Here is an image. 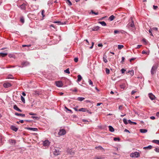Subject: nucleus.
Listing matches in <instances>:
<instances>
[{"mask_svg": "<svg viewBox=\"0 0 159 159\" xmlns=\"http://www.w3.org/2000/svg\"><path fill=\"white\" fill-rule=\"evenodd\" d=\"M152 30H149V33L150 34V35L153 36V34L152 32Z\"/></svg>", "mask_w": 159, "mask_h": 159, "instance_id": "obj_48", "label": "nucleus"}, {"mask_svg": "<svg viewBox=\"0 0 159 159\" xmlns=\"http://www.w3.org/2000/svg\"><path fill=\"white\" fill-rule=\"evenodd\" d=\"M128 26H130L132 27H134V21L133 20H132V21L130 22V23H129L128 24Z\"/></svg>", "mask_w": 159, "mask_h": 159, "instance_id": "obj_16", "label": "nucleus"}, {"mask_svg": "<svg viewBox=\"0 0 159 159\" xmlns=\"http://www.w3.org/2000/svg\"><path fill=\"white\" fill-rule=\"evenodd\" d=\"M152 30H155V31H157V30H158V29L157 28H153L152 29Z\"/></svg>", "mask_w": 159, "mask_h": 159, "instance_id": "obj_52", "label": "nucleus"}, {"mask_svg": "<svg viewBox=\"0 0 159 159\" xmlns=\"http://www.w3.org/2000/svg\"><path fill=\"white\" fill-rule=\"evenodd\" d=\"M123 121L124 123L125 124V125H127L128 124V122H127V120L125 118H124L123 119Z\"/></svg>", "mask_w": 159, "mask_h": 159, "instance_id": "obj_36", "label": "nucleus"}, {"mask_svg": "<svg viewBox=\"0 0 159 159\" xmlns=\"http://www.w3.org/2000/svg\"><path fill=\"white\" fill-rule=\"evenodd\" d=\"M93 159H105V157L102 156H96Z\"/></svg>", "mask_w": 159, "mask_h": 159, "instance_id": "obj_18", "label": "nucleus"}, {"mask_svg": "<svg viewBox=\"0 0 159 159\" xmlns=\"http://www.w3.org/2000/svg\"><path fill=\"white\" fill-rule=\"evenodd\" d=\"M3 86L4 88H8L11 87V85L9 83H6L3 84Z\"/></svg>", "mask_w": 159, "mask_h": 159, "instance_id": "obj_8", "label": "nucleus"}, {"mask_svg": "<svg viewBox=\"0 0 159 159\" xmlns=\"http://www.w3.org/2000/svg\"><path fill=\"white\" fill-rule=\"evenodd\" d=\"M125 59V57H122V60L121 61V63H122L124 61Z\"/></svg>", "mask_w": 159, "mask_h": 159, "instance_id": "obj_47", "label": "nucleus"}, {"mask_svg": "<svg viewBox=\"0 0 159 159\" xmlns=\"http://www.w3.org/2000/svg\"><path fill=\"white\" fill-rule=\"evenodd\" d=\"M74 61L75 62H77L78 61V58L77 57L75 58L74 59Z\"/></svg>", "mask_w": 159, "mask_h": 159, "instance_id": "obj_46", "label": "nucleus"}, {"mask_svg": "<svg viewBox=\"0 0 159 159\" xmlns=\"http://www.w3.org/2000/svg\"><path fill=\"white\" fill-rule=\"evenodd\" d=\"M120 139L119 138L115 137L114 138V140L115 141H119Z\"/></svg>", "mask_w": 159, "mask_h": 159, "instance_id": "obj_41", "label": "nucleus"}, {"mask_svg": "<svg viewBox=\"0 0 159 159\" xmlns=\"http://www.w3.org/2000/svg\"><path fill=\"white\" fill-rule=\"evenodd\" d=\"M28 130H32L33 131H37L38 130V129L35 128H30V127H28L26 128Z\"/></svg>", "mask_w": 159, "mask_h": 159, "instance_id": "obj_10", "label": "nucleus"}, {"mask_svg": "<svg viewBox=\"0 0 159 159\" xmlns=\"http://www.w3.org/2000/svg\"><path fill=\"white\" fill-rule=\"evenodd\" d=\"M136 92V91H134V90L132 91L131 92V94L133 95Z\"/></svg>", "mask_w": 159, "mask_h": 159, "instance_id": "obj_60", "label": "nucleus"}, {"mask_svg": "<svg viewBox=\"0 0 159 159\" xmlns=\"http://www.w3.org/2000/svg\"><path fill=\"white\" fill-rule=\"evenodd\" d=\"M119 32V31L117 30H114V33L115 34H117Z\"/></svg>", "mask_w": 159, "mask_h": 159, "instance_id": "obj_56", "label": "nucleus"}, {"mask_svg": "<svg viewBox=\"0 0 159 159\" xmlns=\"http://www.w3.org/2000/svg\"><path fill=\"white\" fill-rule=\"evenodd\" d=\"M2 137L0 135V143H2Z\"/></svg>", "mask_w": 159, "mask_h": 159, "instance_id": "obj_55", "label": "nucleus"}, {"mask_svg": "<svg viewBox=\"0 0 159 159\" xmlns=\"http://www.w3.org/2000/svg\"><path fill=\"white\" fill-rule=\"evenodd\" d=\"M86 111H87V112L89 113V114H91L92 113V112L90 111H89L88 110H87L86 109Z\"/></svg>", "mask_w": 159, "mask_h": 159, "instance_id": "obj_64", "label": "nucleus"}, {"mask_svg": "<svg viewBox=\"0 0 159 159\" xmlns=\"http://www.w3.org/2000/svg\"><path fill=\"white\" fill-rule=\"evenodd\" d=\"M107 57L105 55H104L103 57V61L105 63H107Z\"/></svg>", "mask_w": 159, "mask_h": 159, "instance_id": "obj_24", "label": "nucleus"}, {"mask_svg": "<svg viewBox=\"0 0 159 159\" xmlns=\"http://www.w3.org/2000/svg\"><path fill=\"white\" fill-rule=\"evenodd\" d=\"M21 99L24 103H25V98L22 96H21Z\"/></svg>", "mask_w": 159, "mask_h": 159, "instance_id": "obj_37", "label": "nucleus"}, {"mask_svg": "<svg viewBox=\"0 0 159 159\" xmlns=\"http://www.w3.org/2000/svg\"><path fill=\"white\" fill-rule=\"evenodd\" d=\"M65 108L67 110V111H70L71 113H73V112H72V110H70V109H68V108H67V107H66V106H65Z\"/></svg>", "mask_w": 159, "mask_h": 159, "instance_id": "obj_39", "label": "nucleus"}, {"mask_svg": "<svg viewBox=\"0 0 159 159\" xmlns=\"http://www.w3.org/2000/svg\"><path fill=\"white\" fill-rule=\"evenodd\" d=\"M44 12L45 11L44 10H43L42 11L41 14L43 17L45 16V15H44Z\"/></svg>", "mask_w": 159, "mask_h": 159, "instance_id": "obj_44", "label": "nucleus"}, {"mask_svg": "<svg viewBox=\"0 0 159 159\" xmlns=\"http://www.w3.org/2000/svg\"><path fill=\"white\" fill-rule=\"evenodd\" d=\"M7 55V53H0V56L2 57H5Z\"/></svg>", "mask_w": 159, "mask_h": 159, "instance_id": "obj_26", "label": "nucleus"}, {"mask_svg": "<svg viewBox=\"0 0 159 159\" xmlns=\"http://www.w3.org/2000/svg\"><path fill=\"white\" fill-rule=\"evenodd\" d=\"M154 150L157 152H159V148H156Z\"/></svg>", "mask_w": 159, "mask_h": 159, "instance_id": "obj_45", "label": "nucleus"}, {"mask_svg": "<svg viewBox=\"0 0 159 159\" xmlns=\"http://www.w3.org/2000/svg\"><path fill=\"white\" fill-rule=\"evenodd\" d=\"M11 142L12 143H16V141L15 140H11Z\"/></svg>", "mask_w": 159, "mask_h": 159, "instance_id": "obj_61", "label": "nucleus"}, {"mask_svg": "<svg viewBox=\"0 0 159 159\" xmlns=\"http://www.w3.org/2000/svg\"><path fill=\"white\" fill-rule=\"evenodd\" d=\"M108 127L109 128V130L110 132H113L114 131V128L111 126L109 125Z\"/></svg>", "mask_w": 159, "mask_h": 159, "instance_id": "obj_19", "label": "nucleus"}, {"mask_svg": "<svg viewBox=\"0 0 159 159\" xmlns=\"http://www.w3.org/2000/svg\"><path fill=\"white\" fill-rule=\"evenodd\" d=\"M127 73H129L131 76H133L134 74V70H129L128 72L126 73V74Z\"/></svg>", "mask_w": 159, "mask_h": 159, "instance_id": "obj_22", "label": "nucleus"}, {"mask_svg": "<svg viewBox=\"0 0 159 159\" xmlns=\"http://www.w3.org/2000/svg\"><path fill=\"white\" fill-rule=\"evenodd\" d=\"M110 70L108 69L107 68H106V72L107 74H109L110 73Z\"/></svg>", "mask_w": 159, "mask_h": 159, "instance_id": "obj_38", "label": "nucleus"}, {"mask_svg": "<svg viewBox=\"0 0 159 159\" xmlns=\"http://www.w3.org/2000/svg\"><path fill=\"white\" fill-rule=\"evenodd\" d=\"M20 21L22 23H24V19L23 16H22L20 18Z\"/></svg>", "mask_w": 159, "mask_h": 159, "instance_id": "obj_31", "label": "nucleus"}, {"mask_svg": "<svg viewBox=\"0 0 159 159\" xmlns=\"http://www.w3.org/2000/svg\"><path fill=\"white\" fill-rule=\"evenodd\" d=\"M158 7L157 6H153V8L154 9H156Z\"/></svg>", "mask_w": 159, "mask_h": 159, "instance_id": "obj_54", "label": "nucleus"}, {"mask_svg": "<svg viewBox=\"0 0 159 159\" xmlns=\"http://www.w3.org/2000/svg\"><path fill=\"white\" fill-rule=\"evenodd\" d=\"M153 143H155L159 145V140H153L152 141Z\"/></svg>", "mask_w": 159, "mask_h": 159, "instance_id": "obj_27", "label": "nucleus"}, {"mask_svg": "<svg viewBox=\"0 0 159 159\" xmlns=\"http://www.w3.org/2000/svg\"><path fill=\"white\" fill-rule=\"evenodd\" d=\"M121 72L122 74H123L125 73V71H126V70L125 69H121Z\"/></svg>", "mask_w": 159, "mask_h": 159, "instance_id": "obj_43", "label": "nucleus"}, {"mask_svg": "<svg viewBox=\"0 0 159 159\" xmlns=\"http://www.w3.org/2000/svg\"><path fill=\"white\" fill-rule=\"evenodd\" d=\"M124 131L125 132H127L130 133V132H129V131L128 130L126 129H125Z\"/></svg>", "mask_w": 159, "mask_h": 159, "instance_id": "obj_57", "label": "nucleus"}, {"mask_svg": "<svg viewBox=\"0 0 159 159\" xmlns=\"http://www.w3.org/2000/svg\"><path fill=\"white\" fill-rule=\"evenodd\" d=\"M64 72L67 74H69L70 73V71L69 70V69H67L66 70H64Z\"/></svg>", "mask_w": 159, "mask_h": 159, "instance_id": "obj_40", "label": "nucleus"}, {"mask_svg": "<svg viewBox=\"0 0 159 159\" xmlns=\"http://www.w3.org/2000/svg\"><path fill=\"white\" fill-rule=\"evenodd\" d=\"M11 128L12 130H13L15 131H16V132L17 131V130H18V128L16 127L15 126H13V125L11 126Z\"/></svg>", "mask_w": 159, "mask_h": 159, "instance_id": "obj_13", "label": "nucleus"}, {"mask_svg": "<svg viewBox=\"0 0 159 159\" xmlns=\"http://www.w3.org/2000/svg\"><path fill=\"white\" fill-rule=\"evenodd\" d=\"M140 132L142 133H145L147 132V130L146 129H141L140 130Z\"/></svg>", "mask_w": 159, "mask_h": 159, "instance_id": "obj_28", "label": "nucleus"}, {"mask_svg": "<svg viewBox=\"0 0 159 159\" xmlns=\"http://www.w3.org/2000/svg\"><path fill=\"white\" fill-rule=\"evenodd\" d=\"M89 84L90 85H91L92 86H93V83L92 81L90 80H89Z\"/></svg>", "mask_w": 159, "mask_h": 159, "instance_id": "obj_42", "label": "nucleus"}, {"mask_svg": "<svg viewBox=\"0 0 159 159\" xmlns=\"http://www.w3.org/2000/svg\"><path fill=\"white\" fill-rule=\"evenodd\" d=\"M15 114L16 116H21L22 117H24L25 116V115L23 114H20L17 113H15Z\"/></svg>", "mask_w": 159, "mask_h": 159, "instance_id": "obj_15", "label": "nucleus"}, {"mask_svg": "<svg viewBox=\"0 0 159 159\" xmlns=\"http://www.w3.org/2000/svg\"><path fill=\"white\" fill-rule=\"evenodd\" d=\"M153 147L151 145H149L147 147H144L143 149H150L152 148Z\"/></svg>", "mask_w": 159, "mask_h": 159, "instance_id": "obj_17", "label": "nucleus"}, {"mask_svg": "<svg viewBox=\"0 0 159 159\" xmlns=\"http://www.w3.org/2000/svg\"><path fill=\"white\" fill-rule=\"evenodd\" d=\"M158 67V65L157 64H154L152 68L151 73L153 75L156 73V70Z\"/></svg>", "mask_w": 159, "mask_h": 159, "instance_id": "obj_1", "label": "nucleus"}, {"mask_svg": "<svg viewBox=\"0 0 159 159\" xmlns=\"http://www.w3.org/2000/svg\"><path fill=\"white\" fill-rule=\"evenodd\" d=\"M49 144V142L48 140H45L44 141L43 143V145L44 146H48Z\"/></svg>", "mask_w": 159, "mask_h": 159, "instance_id": "obj_11", "label": "nucleus"}, {"mask_svg": "<svg viewBox=\"0 0 159 159\" xmlns=\"http://www.w3.org/2000/svg\"><path fill=\"white\" fill-rule=\"evenodd\" d=\"M95 148L98 150H100L102 151H104V149L100 146H99L98 147H96Z\"/></svg>", "mask_w": 159, "mask_h": 159, "instance_id": "obj_14", "label": "nucleus"}, {"mask_svg": "<svg viewBox=\"0 0 159 159\" xmlns=\"http://www.w3.org/2000/svg\"><path fill=\"white\" fill-rule=\"evenodd\" d=\"M150 118H151V119L152 120H154L155 119V118L154 116H152L150 117Z\"/></svg>", "mask_w": 159, "mask_h": 159, "instance_id": "obj_62", "label": "nucleus"}, {"mask_svg": "<svg viewBox=\"0 0 159 159\" xmlns=\"http://www.w3.org/2000/svg\"><path fill=\"white\" fill-rule=\"evenodd\" d=\"M78 111H80L85 112L86 111V109L84 108H82L79 109Z\"/></svg>", "mask_w": 159, "mask_h": 159, "instance_id": "obj_30", "label": "nucleus"}, {"mask_svg": "<svg viewBox=\"0 0 159 159\" xmlns=\"http://www.w3.org/2000/svg\"><path fill=\"white\" fill-rule=\"evenodd\" d=\"M102 44H98V46L99 47H101L102 46Z\"/></svg>", "mask_w": 159, "mask_h": 159, "instance_id": "obj_63", "label": "nucleus"}, {"mask_svg": "<svg viewBox=\"0 0 159 159\" xmlns=\"http://www.w3.org/2000/svg\"><path fill=\"white\" fill-rule=\"evenodd\" d=\"M148 96L152 100L155 99L156 97L152 93H150L148 94Z\"/></svg>", "mask_w": 159, "mask_h": 159, "instance_id": "obj_6", "label": "nucleus"}, {"mask_svg": "<svg viewBox=\"0 0 159 159\" xmlns=\"http://www.w3.org/2000/svg\"><path fill=\"white\" fill-rule=\"evenodd\" d=\"M66 134V131L65 129H63L60 130L58 133V134L60 136H62L65 135Z\"/></svg>", "mask_w": 159, "mask_h": 159, "instance_id": "obj_3", "label": "nucleus"}, {"mask_svg": "<svg viewBox=\"0 0 159 159\" xmlns=\"http://www.w3.org/2000/svg\"><path fill=\"white\" fill-rule=\"evenodd\" d=\"M66 2L70 6L72 5V3L69 0H65Z\"/></svg>", "mask_w": 159, "mask_h": 159, "instance_id": "obj_33", "label": "nucleus"}, {"mask_svg": "<svg viewBox=\"0 0 159 159\" xmlns=\"http://www.w3.org/2000/svg\"><path fill=\"white\" fill-rule=\"evenodd\" d=\"M56 85L59 87H62L63 85V84L61 81H58L56 82Z\"/></svg>", "mask_w": 159, "mask_h": 159, "instance_id": "obj_4", "label": "nucleus"}, {"mask_svg": "<svg viewBox=\"0 0 159 159\" xmlns=\"http://www.w3.org/2000/svg\"><path fill=\"white\" fill-rule=\"evenodd\" d=\"M77 78H78V79H77V81L78 82L80 81L82 79V77L80 75H78L77 76Z\"/></svg>", "mask_w": 159, "mask_h": 159, "instance_id": "obj_25", "label": "nucleus"}, {"mask_svg": "<svg viewBox=\"0 0 159 159\" xmlns=\"http://www.w3.org/2000/svg\"><path fill=\"white\" fill-rule=\"evenodd\" d=\"M99 29V27L98 26H96L94 27L93 29V31H97Z\"/></svg>", "mask_w": 159, "mask_h": 159, "instance_id": "obj_29", "label": "nucleus"}, {"mask_svg": "<svg viewBox=\"0 0 159 159\" xmlns=\"http://www.w3.org/2000/svg\"><path fill=\"white\" fill-rule=\"evenodd\" d=\"M128 122L129 124H130L131 125H132V121H131L130 120H128Z\"/></svg>", "mask_w": 159, "mask_h": 159, "instance_id": "obj_51", "label": "nucleus"}, {"mask_svg": "<svg viewBox=\"0 0 159 159\" xmlns=\"http://www.w3.org/2000/svg\"><path fill=\"white\" fill-rule=\"evenodd\" d=\"M139 153L137 152L132 153L130 154V156L132 157H139Z\"/></svg>", "mask_w": 159, "mask_h": 159, "instance_id": "obj_2", "label": "nucleus"}, {"mask_svg": "<svg viewBox=\"0 0 159 159\" xmlns=\"http://www.w3.org/2000/svg\"><path fill=\"white\" fill-rule=\"evenodd\" d=\"M124 47V46L122 45H118V48L119 49H120Z\"/></svg>", "mask_w": 159, "mask_h": 159, "instance_id": "obj_34", "label": "nucleus"}, {"mask_svg": "<svg viewBox=\"0 0 159 159\" xmlns=\"http://www.w3.org/2000/svg\"><path fill=\"white\" fill-rule=\"evenodd\" d=\"M85 98L83 97H78V100L80 101H82L83 100H84Z\"/></svg>", "mask_w": 159, "mask_h": 159, "instance_id": "obj_35", "label": "nucleus"}, {"mask_svg": "<svg viewBox=\"0 0 159 159\" xmlns=\"http://www.w3.org/2000/svg\"><path fill=\"white\" fill-rule=\"evenodd\" d=\"M30 115H36V114L33 113H31L29 114Z\"/></svg>", "mask_w": 159, "mask_h": 159, "instance_id": "obj_59", "label": "nucleus"}, {"mask_svg": "<svg viewBox=\"0 0 159 159\" xmlns=\"http://www.w3.org/2000/svg\"><path fill=\"white\" fill-rule=\"evenodd\" d=\"M60 151L59 149L57 148L55 149L53 152V154L55 156H57L60 154Z\"/></svg>", "mask_w": 159, "mask_h": 159, "instance_id": "obj_5", "label": "nucleus"}, {"mask_svg": "<svg viewBox=\"0 0 159 159\" xmlns=\"http://www.w3.org/2000/svg\"><path fill=\"white\" fill-rule=\"evenodd\" d=\"M67 152L70 155H73L75 153L74 151L72 149H68Z\"/></svg>", "mask_w": 159, "mask_h": 159, "instance_id": "obj_7", "label": "nucleus"}, {"mask_svg": "<svg viewBox=\"0 0 159 159\" xmlns=\"http://www.w3.org/2000/svg\"><path fill=\"white\" fill-rule=\"evenodd\" d=\"M78 108V106H76V107H74V109L76 111H78V109H77V108Z\"/></svg>", "mask_w": 159, "mask_h": 159, "instance_id": "obj_50", "label": "nucleus"}, {"mask_svg": "<svg viewBox=\"0 0 159 159\" xmlns=\"http://www.w3.org/2000/svg\"><path fill=\"white\" fill-rule=\"evenodd\" d=\"M142 46V45H138L137 46V47L136 48L137 49H139V48L141 46Z\"/></svg>", "mask_w": 159, "mask_h": 159, "instance_id": "obj_49", "label": "nucleus"}, {"mask_svg": "<svg viewBox=\"0 0 159 159\" xmlns=\"http://www.w3.org/2000/svg\"><path fill=\"white\" fill-rule=\"evenodd\" d=\"M99 23L102 26H105L107 25L106 23L104 21H100Z\"/></svg>", "mask_w": 159, "mask_h": 159, "instance_id": "obj_23", "label": "nucleus"}, {"mask_svg": "<svg viewBox=\"0 0 159 159\" xmlns=\"http://www.w3.org/2000/svg\"><path fill=\"white\" fill-rule=\"evenodd\" d=\"M26 6V4L24 3L20 5V7L21 9L25 10V9Z\"/></svg>", "mask_w": 159, "mask_h": 159, "instance_id": "obj_12", "label": "nucleus"}, {"mask_svg": "<svg viewBox=\"0 0 159 159\" xmlns=\"http://www.w3.org/2000/svg\"><path fill=\"white\" fill-rule=\"evenodd\" d=\"M13 108L17 111H18L21 112L22 111L16 105H14Z\"/></svg>", "mask_w": 159, "mask_h": 159, "instance_id": "obj_9", "label": "nucleus"}, {"mask_svg": "<svg viewBox=\"0 0 159 159\" xmlns=\"http://www.w3.org/2000/svg\"><path fill=\"white\" fill-rule=\"evenodd\" d=\"M29 64V63L27 61L24 62L22 63V65L23 66H26Z\"/></svg>", "mask_w": 159, "mask_h": 159, "instance_id": "obj_20", "label": "nucleus"}, {"mask_svg": "<svg viewBox=\"0 0 159 159\" xmlns=\"http://www.w3.org/2000/svg\"><path fill=\"white\" fill-rule=\"evenodd\" d=\"M89 13L94 14L95 15H98V12H95L93 10H91V12H90Z\"/></svg>", "mask_w": 159, "mask_h": 159, "instance_id": "obj_32", "label": "nucleus"}, {"mask_svg": "<svg viewBox=\"0 0 159 159\" xmlns=\"http://www.w3.org/2000/svg\"><path fill=\"white\" fill-rule=\"evenodd\" d=\"M115 16L113 15H111L109 17V19L111 21L113 20L115 18Z\"/></svg>", "mask_w": 159, "mask_h": 159, "instance_id": "obj_21", "label": "nucleus"}, {"mask_svg": "<svg viewBox=\"0 0 159 159\" xmlns=\"http://www.w3.org/2000/svg\"><path fill=\"white\" fill-rule=\"evenodd\" d=\"M135 59V58H133L130 59L129 60L130 62H131L132 61L134 60Z\"/></svg>", "mask_w": 159, "mask_h": 159, "instance_id": "obj_58", "label": "nucleus"}, {"mask_svg": "<svg viewBox=\"0 0 159 159\" xmlns=\"http://www.w3.org/2000/svg\"><path fill=\"white\" fill-rule=\"evenodd\" d=\"M31 117L32 118L34 119H36L38 118L37 117L35 116H32Z\"/></svg>", "mask_w": 159, "mask_h": 159, "instance_id": "obj_53", "label": "nucleus"}]
</instances>
